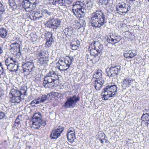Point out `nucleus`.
I'll list each match as a JSON object with an SVG mask.
<instances>
[{"label": "nucleus", "mask_w": 149, "mask_h": 149, "mask_svg": "<svg viewBox=\"0 0 149 149\" xmlns=\"http://www.w3.org/2000/svg\"><path fill=\"white\" fill-rule=\"evenodd\" d=\"M52 42H49L46 41V42L45 43L46 47H48L52 45Z\"/></svg>", "instance_id": "nucleus-46"}, {"label": "nucleus", "mask_w": 149, "mask_h": 149, "mask_svg": "<svg viewBox=\"0 0 149 149\" xmlns=\"http://www.w3.org/2000/svg\"><path fill=\"white\" fill-rule=\"evenodd\" d=\"M107 41L108 43H111V39L110 36L109 37H108L107 39Z\"/></svg>", "instance_id": "nucleus-57"}, {"label": "nucleus", "mask_w": 149, "mask_h": 149, "mask_svg": "<svg viewBox=\"0 0 149 149\" xmlns=\"http://www.w3.org/2000/svg\"><path fill=\"white\" fill-rule=\"evenodd\" d=\"M65 35L71 36L72 35L73 32V29L72 27H70L65 29L63 31Z\"/></svg>", "instance_id": "nucleus-22"}, {"label": "nucleus", "mask_w": 149, "mask_h": 149, "mask_svg": "<svg viewBox=\"0 0 149 149\" xmlns=\"http://www.w3.org/2000/svg\"><path fill=\"white\" fill-rule=\"evenodd\" d=\"M74 133L75 132V130L72 127L70 128L68 130V133Z\"/></svg>", "instance_id": "nucleus-48"}, {"label": "nucleus", "mask_w": 149, "mask_h": 149, "mask_svg": "<svg viewBox=\"0 0 149 149\" xmlns=\"http://www.w3.org/2000/svg\"><path fill=\"white\" fill-rule=\"evenodd\" d=\"M58 93L57 92H54L53 93V95H54L55 96H57L58 95Z\"/></svg>", "instance_id": "nucleus-58"}, {"label": "nucleus", "mask_w": 149, "mask_h": 149, "mask_svg": "<svg viewBox=\"0 0 149 149\" xmlns=\"http://www.w3.org/2000/svg\"><path fill=\"white\" fill-rule=\"evenodd\" d=\"M79 23H80L81 25L82 26H85L86 24V22L84 20H83L80 19Z\"/></svg>", "instance_id": "nucleus-45"}, {"label": "nucleus", "mask_w": 149, "mask_h": 149, "mask_svg": "<svg viewBox=\"0 0 149 149\" xmlns=\"http://www.w3.org/2000/svg\"><path fill=\"white\" fill-rule=\"evenodd\" d=\"M149 111V109L146 110V109H145L143 111V112L144 113H146V112H148Z\"/></svg>", "instance_id": "nucleus-60"}, {"label": "nucleus", "mask_w": 149, "mask_h": 149, "mask_svg": "<svg viewBox=\"0 0 149 149\" xmlns=\"http://www.w3.org/2000/svg\"><path fill=\"white\" fill-rule=\"evenodd\" d=\"M9 5L13 7V8H14L15 6H16V4L13 0H8Z\"/></svg>", "instance_id": "nucleus-37"}, {"label": "nucleus", "mask_w": 149, "mask_h": 149, "mask_svg": "<svg viewBox=\"0 0 149 149\" xmlns=\"http://www.w3.org/2000/svg\"><path fill=\"white\" fill-rule=\"evenodd\" d=\"M114 40L116 41V42H114V44H115L116 43H117L119 42V41L117 40L116 38H114Z\"/></svg>", "instance_id": "nucleus-59"}, {"label": "nucleus", "mask_w": 149, "mask_h": 149, "mask_svg": "<svg viewBox=\"0 0 149 149\" xmlns=\"http://www.w3.org/2000/svg\"><path fill=\"white\" fill-rule=\"evenodd\" d=\"M141 119L143 120H146L148 122H147V125L149 124V113H143L141 118Z\"/></svg>", "instance_id": "nucleus-27"}, {"label": "nucleus", "mask_w": 149, "mask_h": 149, "mask_svg": "<svg viewBox=\"0 0 149 149\" xmlns=\"http://www.w3.org/2000/svg\"><path fill=\"white\" fill-rule=\"evenodd\" d=\"M117 91L116 86L108 85L102 91L101 95L103 100H107L112 97H114L116 94Z\"/></svg>", "instance_id": "nucleus-2"}, {"label": "nucleus", "mask_w": 149, "mask_h": 149, "mask_svg": "<svg viewBox=\"0 0 149 149\" xmlns=\"http://www.w3.org/2000/svg\"><path fill=\"white\" fill-rule=\"evenodd\" d=\"M72 6V12L75 16L79 15L82 16H84L86 10L84 3L80 1H77L73 3Z\"/></svg>", "instance_id": "nucleus-4"}, {"label": "nucleus", "mask_w": 149, "mask_h": 149, "mask_svg": "<svg viewBox=\"0 0 149 149\" xmlns=\"http://www.w3.org/2000/svg\"><path fill=\"white\" fill-rule=\"evenodd\" d=\"M46 41L49 42H53L54 41V40L53 39V38L52 37H51L50 38H49V39H47L46 40Z\"/></svg>", "instance_id": "nucleus-53"}, {"label": "nucleus", "mask_w": 149, "mask_h": 149, "mask_svg": "<svg viewBox=\"0 0 149 149\" xmlns=\"http://www.w3.org/2000/svg\"><path fill=\"white\" fill-rule=\"evenodd\" d=\"M22 115H18L17 116L16 119H17L19 120H21L22 119Z\"/></svg>", "instance_id": "nucleus-55"}, {"label": "nucleus", "mask_w": 149, "mask_h": 149, "mask_svg": "<svg viewBox=\"0 0 149 149\" xmlns=\"http://www.w3.org/2000/svg\"><path fill=\"white\" fill-rule=\"evenodd\" d=\"M3 46L1 45H0V54H1L3 53Z\"/></svg>", "instance_id": "nucleus-50"}, {"label": "nucleus", "mask_w": 149, "mask_h": 149, "mask_svg": "<svg viewBox=\"0 0 149 149\" xmlns=\"http://www.w3.org/2000/svg\"><path fill=\"white\" fill-rule=\"evenodd\" d=\"M38 100H39V99H35L33 101H32L31 103V104L32 105L33 107H35V104H39L40 102V101Z\"/></svg>", "instance_id": "nucleus-36"}, {"label": "nucleus", "mask_w": 149, "mask_h": 149, "mask_svg": "<svg viewBox=\"0 0 149 149\" xmlns=\"http://www.w3.org/2000/svg\"><path fill=\"white\" fill-rule=\"evenodd\" d=\"M104 140H105V143H107L109 142V141L108 140H106L105 139Z\"/></svg>", "instance_id": "nucleus-63"}, {"label": "nucleus", "mask_w": 149, "mask_h": 149, "mask_svg": "<svg viewBox=\"0 0 149 149\" xmlns=\"http://www.w3.org/2000/svg\"><path fill=\"white\" fill-rule=\"evenodd\" d=\"M79 101V96H77L75 95L72 97H70L68 98L64 104L63 106L65 108H73L76 104V103Z\"/></svg>", "instance_id": "nucleus-6"}, {"label": "nucleus", "mask_w": 149, "mask_h": 149, "mask_svg": "<svg viewBox=\"0 0 149 149\" xmlns=\"http://www.w3.org/2000/svg\"><path fill=\"white\" fill-rule=\"evenodd\" d=\"M50 97V94H48L47 95H42L41 98H39V99L40 102H43L49 99Z\"/></svg>", "instance_id": "nucleus-31"}, {"label": "nucleus", "mask_w": 149, "mask_h": 149, "mask_svg": "<svg viewBox=\"0 0 149 149\" xmlns=\"http://www.w3.org/2000/svg\"><path fill=\"white\" fill-rule=\"evenodd\" d=\"M7 68L11 72H16L17 71L19 67L18 62L17 61H13V63L5 64Z\"/></svg>", "instance_id": "nucleus-13"}, {"label": "nucleus", "mask_w": 149, "mask_h": 149, "mask_svg": "<svg viewBox=\"0 0 149 149\" xmlns=\"http://www.w3.org/2000/svg\"><path fill=\"white\" fill-rule=\"evenodd\" d=\"M33 19L36 20H38L40 19L43 17L42 15H40L38 12H36L35 13L33 16Z\"/></svg>", "instance_id": "nucleus-33"}, {"label": "nucleus", "mask_w": 149, "mask_h": 149, "mask_svg": "<svg viewBox=\"0 0 149 149\" xmlns=\"http://www.w3.org/2000/svg\"><path fill=\"white\" fill-rule=\"evenodd\" d=\"M38 3H30V5L29 7V8H27L28 10H26V11H31L35 9L36 7V5Z\"/></svg>", "instance_id": "nucleus-34"}, {"label": "nucleus", "mask_w": 149, "mask_h": 149, "mask_svg": "<svg viewBox=\"0 0 149 149\" xmlns=\"http://www.w3.org/2000/svg\"><path fill=\"white\" fill-rule=\"evenodd\" d=\"M15 122H20V121L19 120H18L17 119H16Z\"/></svg>", "instance_id": "nucleus-64"}, {"label": "nucleus", "mask_w": 149, "mask_h": 149, "mask_svg": "<svg viewBox=\"0 0 149 149\" xmlns=\"http://www.w3.org/2000/svg\"><path fill=\"white\" fill-rule=\"evenodd\" d=\"M90 22L92 26L98 28L100 27L107 22L104 14L100 9L93 13Z\"/></svg>", "instance_id": "nucleus-1"}, {"label": "nucleus", "mask_w": 149, "mask_h": 149, "mask_svg": "<svg viewBox=\"0 0 149 149\" xmlns=\"http://www.w3.org/2000/svg\"><path fill=\"white\" fill-rule=\"evenodd\" d=\"M100 141L101 142V143H102V144H103V143H104V142H103V139H99Z\"/></svg>", "instance_id": "nucleus-61"}, {"label": "nucleus", "mask_w": 149, "mask_h": 149, "mask_svg": "<svg viewBox=\"0 0 149 149\" xmlns=\"http://www.w3.org/2000/svg\"><path fill=\"white\" fill-rule=\"evenodd\" d=\"M10 50L12 52H17L18 51V52H19L20 51V45L18 43L15 42L13 43H12L10 45Z\"/></svg>", "instance_id": "nucleus-15"}, {"label": "nucleus", "mask_w": 149, "mask_h": 149, "mask_svg": "<svg viewBox=\"0 0 149 149\" xmlns=\"http://www.w3.org/2000/svg\"><path fill=\"white\" fill-rule=\"evenodd\" d=\"M99 139H101V137L104 136V138L103 139V140H105V139L107 138V136L105 135V134L104 133H101L99 134Z\"/></svg>", "instance_id": "nucleus-42"}, {"label": "nucleus", "mask_w": 149, "mask_h": 149, "mask_svg": "<svg viewBox=\"0 0 149 149\" xmlns=\"http://www.w3.org/2000/svg\"><path fill=\"white\" fill-rule=\"evenodd\" d=\"M46 75L48 77L54 79L56 81L58 78V73L57 72H55L53 70L49 71V73Z\"/></svg>", "instance_id": "nucleus-18"}, {"label": "nucleus", "mask_w": 149, "mask_h": 149, "mask_svg": "<svg viewBox=\"0 0 149 149\" xmlns=\"http://www.w3.org/2000/svg\"><path fill=\"white\" fill-rule=\"evenodd\" d=\"M55 81L54 79L46 75L44 78L42 85L45 88H48L50 87V86L48 84L53 86Z\"/></svg>", "instance_id": "nucleus-11"}, {"label": "nucleus", "mask_w": 149, "mask_h": 149, "mask_svg": "<svg viewBox=\"0 0 149 149\" xmlns=\"http://www.w3.org/2000/svg\"><path fill=\"white\" fill-rule=\"evenodd\" d=\"M30 5V3L27 0H23L22 3V7L26 10L29 8Z\"/></svg>", "instance_id": "nucleus-29"}, {"label": "nucleus", "mask_w": 149, "mask_h": 149, "mask_svg": "<svg viewBox=\"0 0 149 149\" xmlns=\"http://www.w3.org/2000/svg\"><path fill=\"white\" fill-rule=\"evenodd\" d=\"M136 55V54L133 53L132 51L130 50H126L124 54V57L126 58H132Z\"/></svg>", "instance_id": "nucleus-20"}, {"label": "nucleus", "mask_w": 149, "mask_h": 149, "mask_svg": "<svg viewBox=\"0 0 149 149\" xmlns=\"http://www.w3.org/2000/svg\"><path fill=\"white\" fill-rule=\"evenodd\" d=\"M93 45L94 49L96 50V52L100 55L104 48L103 45L97 41L94 42Z\"/></svg>", "instance_id": "nucleus-14"}, {"label": "nucleus", "mask_w": 149, "mask_h": 149, "mask_svg": "<svg viewBox=\"0 0 149 149\" xmlns=\"http://www.w3.org/2000/svg\"><path fill=\"white\" fill-rule=\"evenodd\" d=\"M131 9L130 6H128V5L125 3L123 2L120 3L118 7L116 9V11L118 13L121 14L120 13H127Z\"/></svg>", "instance_id": "nucleus-9"}, {"label": "nucleus", "mask_w": 149, "mask_h": 149, "mask_svg": "<svg viewBox=\"0 0 149 149\" xmlns=\"http://www.w3.org/2000/svg\"><path fill=\"white\" fill-rule=\"evenodd\" d=\"M1 68H0V74H3V65L2 64V65H0Z\"/></svg>", "instance_id": "nucleus-51"}, {"label": "nucleus", "mask_w": 149, "mask_h": 149, "mask_svg": "<svg viewBox=\"0 0 149 149\" xmlns=\"http://www.w3.org/2000/svg\"><path fill=\"white\" fill-rule=\"evenodd\" d=\"M96 50L95 49H91L90 50V55L94 56H98V55L99 54H98L97 53H96Z\"/></svg>", "instance_id": "nucleus-38"}, {"label": "nucleus", "mask_w": 149, "mask_h": 149, "mask_svg": "<svg viewBox=\"0 0 149 149\" xmlns=\"http://www.w3.org/2000/svg\"><path fill=\"white\" fill-rule=\"evenodd\" d=\"M99 3L102 5H105L108 3V0H99Z\"/></svg>", "instance_id": "nucleus-40"}, {"label": "nucleus", "mask_w": 149, "mask_h": 149, "mask_svg": "<svg viewBox=\"0 0 149 149\" xmlns=\"http://www.w3.org/2000/svg\"><path fill=\"white\" fill-rule=\"evenodd\" d=\"M17 61L15 60L13 57L9 58H7L5 61V64L13 63V61Z\"/></svg>", "instance_id": "nucleus-35"}, {"label": "nucleus", "mask_w": 149, "mask_h": 149, "mask_svg": "<svg viewBox=\"0 0 149 149\" xmlns=\"http://www.w3.org/2000/svg\"><path fill=\"white\" fill-rule=\"evenodd\" d=\"M112 36H113V34H112V35L110 36V39H111V42H114V38L112 37Z\"/></svg>", "instance_id": "nucleus-54"}, {"label": "nucleus", "mask_w": 149, "mask_h": 149, "mask_svg": "<svg viewBox=\"0 0 149 149\" xmlns=\"http://www.w3.org/2000/svg\"><path fill=\"white\" fill-rule=\"evenodd\" d=\"M67 138L68 140L71 143L74 141V138H75V134L74 133H68L67 135Z\"/></svg>", "instance_id": "nucleus-23"}, {"label": "nucleus", "mask_w": 149, "mask_h": 149, "mask_svg": "<svg viewBox=\"0 0 149 149\" xmlns=\"http://www.w3.org/2000/svg\"><path fill=\"white\" fill-rule=\"evenodd\" d=\"M46 51H42L39 53L38 54V57L39 58L49 60V54Z\"/></svg>", "instance_id": "nucleus-19"}, {"label": "nucleus", "mask_w": 149, "mask_h": 149, "mask_svg": "<svg viewBox=\"0 0 149 149\" xmlns=\"http://www.w3.org/2000/svg\"><path fill=\"white\" fill-rule=\"evenodd\" d=\"M58 2L60 5L65 6H67L72 3L70 0H59Z\"/></svg>", "instance_id": "nucleus-25"}, {"label": "nucleus", "mask_w": 149, "mask_h": 149, "mask_svg": "<svg viewBox=\"0 0 149 149\" xmlns=\"http://www.w3.org/2000/svg\"><path fill=\"white\" fill-rule=\"evenodd\" d=\"M10 97L11 98L10 101L12 103H18L21 101V98L20 96L11 97L10 95Z\"/></svg>", "instance_id": "nucleus-24"}, {"label": "nucleus", "mask_w": 149, "mask_h": 149, "mask_svg": "<svg viewBox=\"0 0 149 149\" xmlns=\"http://www.w3.org/2000/svg\"><path fill=\"white\" fill-rule=\"evenodd\" d=\"M72 49L74 50H76L78 47V45H77L75 44H72L71 45Z\"/></svg>", "instance_id": "nucleus-44"}, {"label": "nucleus", "mask_w": 149, "mask_h": 149, "mask_svg": "<svg viewBox=\"0 0 149 149\" xmlns=\"http://www.w3.org/2000/svg\"><path fill=\"white\" fill-rule=\"evenodd\" d=\"M6 116L5 113L2 111H0V120L3 119Z\"/></svg>", "instance_id": "nucleus-43"}, {"label": "nucleus", "mask_w": 149, "mask_h": 149, "mask_svg": "<svg viewBox=\"0 0 149 149\" xmlns=\"http://www.w3.org/2000/svg\"><path fill=\"white\" fill-rule=\"evenodd\" d=\"M131 80L128 78L124 79L123 82L122 86L123 88H125L126 87L129 86Z\"/></svg>", "instance_id": "nucleus-28"}, {"label": "nucleus", "mask_w": 149, "mask_h": 149, "mask_svg": "<svg viewBox=\"0 0 149 149\" xmlns=\"http://www.w3.org/2000/svg\"><path fill=\"white\" fill-rule=\"evenodd\" d=\"M41 114L40 112L35 113L32 117V126L31 128L33 130L37 129L44 127L46 125V122L41 120Z\"/></svg>", "instance_id": "nucleus-3"}, {"label": "nucleus", "mask_w": 149, "mask_h": 149, "mask_svg": "<svg viewBox=\"0 0 149 149\" xmlns=\"http://www.w3.org/2000/svg\"><path fill=\"white\" fill-rule=\"evenodd\" d=\"M7 35V32L6 29L4 28H0V36L2 38H6Z\"/></svg>", "instance_id": "nucleus-26"}, {"label": "nucleus", "mask_w": 149, "mask_h": 149, "mask_svg": "<svg viewBox=\"0 0 149 149\" xmlns=\"http://www.w3.org/2000/svg\"><path fill=\"white\" fill-rule=\"evenodd\" d=\"M61 24V22L57 19H51L47 21L45 24L46 26L48 27H52L54 29H56Z\"/></svg>", "instance_id": "nucleus-10"}, {"label": "nucleus", "mask_w": 149, "mask_h": 149, "mask_svg": "<svg viewBox=\"0 0 149 149\" xmlns=\"http://www.w3.org/2000/svg\"><path fill=\"white\" fill-rule=\"evenodd\" d=\"M34 66L33 63L30 62H27L26 63L22 64V67L24 70V69L30 71H31Z\"/></svg>", "instance_id": "nucleus-17"}, {"label": "nucleus", "mask_w": 149, "mask_h": 149, "mask_svg": "<svg viewBox=\"0 0 149 149\" xmlns=\"http://www.w3.org/2000/svg\"><path fill=\"white\" fill-rule=\"evenodd\" d=\"M102 71L100 70H98L97 72L93 75V77H95L97 79H99V78H101L102 77Z\"/></svg>", "instance_id": "nucleus-32"}, {"label": "nucleus", "mask_w": 149, "mask_h": 149, "mask_svg": "<svg viewBox=\"0 0 149 149\" xmlns=\"http://www.w3.org/2000/svg\"><path fill=\"white\" fill-rule=\"evenodd\" d=\"M67 58H68L69 60H70V61L71 62V64L72 62L74 60V58H73V57H72L71 58L70 57H68Z\"/></svg>", "instance_id": "nucleus-56"}, {"label": "nucleus", "mask_w": 149, "mask_h": 149, "mask_svg": "<svg viewBox=\"0 0 149 149\" xmlns=\"http://www.w3.org/2000/svg\"><path fill=\"white\" fill-rule=\"evenodd\" d=\"M4 7L2 4L0 2V14H3L4 12Z\"/></svg>", "instance_id": "nucleus-41"}, {"label": "nucleus", "mask_w": 149, "mask_h": 149, "mask_svg": "<svg viewBox=\"0 0 149 149\" xmlns=\"http://www.w3.org/2000/svg\"><path fill=\"white\" fill-rule=\"evenodd\" d=\"M64 128L62 126H59L54 128L50 134V137L52 139H56L61 135L62 132Z\"/></svg>", "instance_id": "nucleus-8"}, {"label": "nucleus", "mask_w": 149, "mask_h": 149, "mask_svg": "<svg viewBox=\"0 0 149 149\" xmlns=\"http://www.w3.org/2000/svg\"><path fill=\"white\" fill-rule=\"evenodd\" d=\"M59 65L57 66V68L61 71H65L70 67L71 62L68 58H60L58 62Z\"/></svg>", "instance_id": "nucleus-5"}, {"label": "nucleus", "mask_w": 149, "mask_h": 149, "mask_svg": "<svg viewBox=\"0 0 149 149\" xmlns=\"http://www.w3.org/2000/svg\"><path fill=\"white\" fill-rule=\"evenodd\" d=\"M26 91L23 89H21V91L17 90L14 89H12L10 92L11 97L14 96H20L22 95H25Z\"/></svg>", "instance_id": "nucleus-12"}, {"label": "nucleus", "mask_w": 149, "mask_h": 149, "mask_svg": "<svg viewBox=\"0 0 149 149\" xmlns=\"http://www.w3.org/2000/svg\"><path fill=\"white\" fill-rule=\"evenodd\" d=\"M30 36L32 38H34L35 39L36 38V34H34L33 33H31Z\"/></svg>", "instance_id": "nucleus-52"}, {"label": "nucleus", "mask_w": 149, "mask_h": 149, "mask_svg": "<svg viewBox=\"0 0 149 149\" xmlns=\"http://www.w3.org/2000/svg\"><path fill=\"white\" fill-rule=\"evenodd\" d=\"M41 12L42 17L51 16L53 15V13L49 9H46L45 8L42 9Z\"/></svg>", "instance_id": "nucleus-21"}, {"label": "nucleus", "mask_w": 149, "mask_h": 149, "mask_svg": "<svg viewBox=\"0 0 149 149\" xmlns=\"http://www.w3.org/2000/svg\"><path fill=\"white\" fill-rule=\"evenodd\" d=\"M76 42H77V45H79V40H77Z\"/></svg>", "instance_id": "nucleus-62"}, {"label": "nucleus", "mask_w": 149, "mask_h": 149, "mask_svg": "<svg viewBox=\"0 0 149 149\" xmlns=\"http://www.w3.org/2000/svg\"><path fill=\"white\" fill-rule=\"evenodd\" d=\"M94 87L96 90L99 91L104 84V81L102 79H96L94 81Z\"/></svg>", "instance_id": "nucleus-16"}, {"label": "nucleus", "mask_w": 149, "mask_h": 149, "mask_svg": "<svg viewBox=\"0 0 149 149\" xmlns=\"http://www.w3.org/2000/svg\"><path fill=\"white\" fill-rule=\"evenodd\" d=\"M20 124V122H15L14 125L13 127H18Z\"/></svg>", "instance_id": "nucleus-49"}, {"label": "nucleus", "mask_w": 149, "mask_h": 149, "mask_svg": "<svg viewBox=\"0 0 149 149\" xmlns=\"http://www.w3.org/2000/svg\"><path fill=\"white\" fill-rule=\"evenodd\" d=\"M45 38L47 40L52 37V34L50 32H47L45 34Z\"/></svg>", "instance_id": "nucleus-39"}, {"label": "nucleus", "mask_w": 149, "mask_h": 149, "mask_svg": "<svg viewBox=\"0 0 149 149\" xmlns=\"http://www.w3.org/2000/svg\"><path fill=\"white\" fill-rule=\"evenodd\" d=\"M52 42H49L46 41V42L45 43L46 47H48L52 45Z\"/></svg>", "instance_id": "nucleus-47"}, {"label": "nucleus", "mask_w": 149, "mask_h": 149, "mask_svg": "<svg viewBox=\"0 0 149 149\" xmlns=\"http://www.w3.org/2000/svg\"><path fill=\"white\" fill-rule=\"evenodd\" d=\"M38 63L41 65H45L47 64L49 61V60L43 59L42 58H38Z\"/></svg>", "instance_id": "nucleus-30"}, {"label": "nucleus", "mask_w": 149, "mask_h": 149, "mask_svg": "<svg viewBox=\"0 0 149 149\" xmlns=\"http://www.w3.org/2000/svg\"><path fill=\"white\" fill-rule=\"evenodd\" d=\"M120 66L119 65H115L111 64L109 69H106L107 75L110 77H117L119 72L120 70Z\"/></svg>", "instance_id": "nucleus-7"}]
</instances>
